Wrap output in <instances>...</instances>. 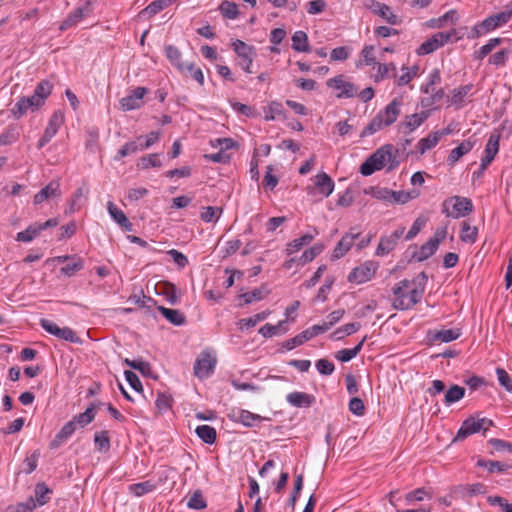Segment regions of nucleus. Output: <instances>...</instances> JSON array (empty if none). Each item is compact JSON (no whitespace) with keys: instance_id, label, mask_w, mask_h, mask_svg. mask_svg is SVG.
Wrapping results in <instances>:
<instances>
[{"instance_id":"nucleus-23","label":"nucleus","mask_w":512,"mask_h":512,"mask_svg":"<svg viewBox=\"0 0 512 512\" xmlns=\"http://www.w3.org/2000/svg\"><path fill=\"white\" fill-rule=\"evenodd\" d=\"M59 196H61L60 183L58 180H53L34 196L33 202L39 205L49 198Z\"/></svg>"},{"instance_id":"nucleus-49","label":"nucleus","mask_w":512,"mask_h":512,"mask_svg":"<svg viewBox=\"0 0 512 512\" xmlns=\"http://www.w3.org/2000/svg\"><path fill=\"white\" fill-rule=\"evenodd\" d=\"M502 41V38L499 37L489 39L485 45H483L478 51L474 53V58L477 60H483L497 46H499Z\"/></svg>"},{"instance_id":"nucleus-55","label":"nucleus","mask_w":512,"mask_h":512,"mask_svg":"<svg viewBox=\"0 0 512 512\" xmlns=\"http://www.w3.org/2000/svg\"><path fill=\"white\" fill-rule=\"evenodd\" d=\"M361 325L358 322L348 323L337 328L331 337L336 340L342 339L345 335H352L360 329Z\"/></svg>"},{"instance_id":"nucleus-52","label":"nucleus","mask_w":512,"mask_h":512,"mask_svg":"<svg viewBox=\"0 0 512 512\" xmlns=\"http://www.w3.org/2000/svg\"><path fill=\"white\" fill-rule=\"evenodd\" d=\"M460 335H461V330L458 328L442 329V330L436 332V334L434 335V340L443 342V343H448V342L458 339L460 337Z\"/></svg>"},{"instance_id":"nucleus-20","label":"nucleus","mask_w":512,"mask_h":512,"mask_svg":"<svg viewBox=\"0 0 512 512\" xmlns=\"http://www.w3.org/2000/svg\"><path fill=\"white\" fill-rule=\"evenodd\" d=\"M499 140L500 134L498 132H493L490 134L489 139L487 141L485 147V156L481 160V170L484 171L493 161L494 157L499 151Z\"/></svg>"},{"instance_id":"nucleus-3","label":"nucleus","mask_w":512,"mask_h":512,"mask_svg":"<svg viewBox=\"0 0 512 512\" xmlns=\"http://www.w3.org/2000/svg\"><path fill=\"white\" fill-rule=\"evenodd\" d=\"M402 105L401 98H394L383 110L370 121L363 129L360 136L366 137L376 133L383 127L392 125L400 115V107Z\"/></svg>"},{"instance_id":"nucleus-40","label":"nucleus","mask_w":512,"mask_h":512,"mask_svg":"<svg viewBox=\"0 0 512 512\" xmlns=\"http://www.w3.org/2000/svg\"><path fill=\"white\" fill-rule=\"evenodd\" d=\"M95 409L96 405L91 404L83 413L74 416L71 421L74 422L75 427H77V425L85 427L90 424L96 416Z\"/></svg>"},{"instance_id":"nucleus-8","label":"nucleus","mask_w":512,"mask_h":512,"mask_svg":"<svg viewBox=\"0 0 512 512\" xmlns=\"http://www.w3.org/2000/svg\"><path fill=\"white\" fill-rule=\"evenodd\" d=\"M40 326L49 334L57 337L58 339L80 344L82 340L77 336L76 332L69 327H59L55 322L48 319H41Z\"/></svg>"},{"instance_id":"nucleus-5","label":"nucleus","mask_w":512,"mask_h":512,"mask_svg":"<svg viewBox=\"0 0 512 512\" xmlns=\"http://www.w3.org/2000/svg\"><path fill=\"white\" fill-rule=\"evenodd\" d=\"M491 426H493V421L490 419H475L470 417L462 423L453 441L464 440L468 436L480 431L486 432Z\"/></svg>"},{"instance_id":"nucleus-37","label":"nucleus","mask_w":512,"mask_h":512,"mask_svg":"<svg viewBox=\"0 0 512 512\" xmlns=\"http://www.w3.org/2000/svg\"><path fill=\"white\" fill-rule=\"evenodd\" d=\"M157 485L151 480L134 483L128 486V492L133 494L135 497H141L148 493L153 492Z\"/></svg>"},{"instance_id":"nucleus-41","label":"nucleus","mask_w":512,"mask_h":512,"mask_svg":"<svg viewBox=\"0 0 512 512\" xmlns=\"http://www.w3.org/2000/svg\"><path fill=\"white\" fill-rule=\"evenodd\" d=\"M89 194V188L86 183H83L82 186L76 189V191L73 193L71 200H70V207L69 210L66 211V213H74L80 208V200L81 198H87Z\"/></svg>"},{"instance_id":"nucleus-47","label":"nucleus","mask_w":512,"mask_h":512,"mask_svg":"<svg viewBox=\"0 0 512 512\" xmlns=\"http://www.w3.org/2000/svg\"><path fill=\"white\" fill-rule=\"evenodd\" d=\"M35 504L37 506H43L50 500L52 494L51 489L45 483H38L35 486Z\"/></svg>"},{"instance_id":"nucleus-32","label":"nucleus","mask_w":512,"mask_h":512,"mask_svg":"<svg viewBox=\"0 0 512 512\" xmlns=\"http://www.w3.org/2000/svg\"><path fill=\"white\" fill-rule=\"evenodd\" d=\"M315 185L319 190V193L325 197H328L334 190V182L332 178L324 172L316 175Z\"/></svg>"},{"instance_id":"nucleus-6","label":"nucleus","mask_w":512,"mask_h":512,"mask_svg":"<svg viewBox=\"0 0 512 512\" xmlns=\"http://www.w3.org/2000/svg\"><path fill=\"white\" fill-rule=\"evenodd\" d=\"M216 355L210 350L202 351L194 363V375L199 379L208 378L215 370Z\"/></svg>"},{"instance_id":"nucleus-62","label":"nucleus","mask_w":512,"mask_h":512,"mask_svg":"<svg viewBox=\"0 0 512 512\" xmlns=\"http://www.w3.org/2000/svg\"><path fill=\"white\" fill-rule=\"evenodd\" d=\"M511 51L507 48L501 49L494 53L489 59L488 64L498 66H504L509 59Z\"/></svg>"},{"instance_id":"nucleus-15","label":"nucleus","mask_w":512,"mask_h":512,"mask_svg":"<svg viewBox=\"0 0 512 512\" xmlns=\"http://www.w3.org/2000/svg\"><path fill=\"white\" fill-rule=\"evenodd\" d=\"M92 11V0H85L83 5L77 7L73 12L68 14L66 19L61 23L59 29L64 31L77 25L85 16L90 15Z\"/></svg>"},{"instance_id":"nucleus-48","label":"nucleus","mask_w":512,"mask_h":512,"mask_svg":"<svg viewBox=\"0 0 512 512\" xmlns=\"http://www.w3.org/2000/svg\"><path fill=\"white\" fill-rule=\"evenodd\" d=\"M478 236V228L476 226H471L468 222L464 221L462 223L460 239L465 243H475Z\"/></svg>"},{"instance_id":"nucleus-25","label":"nucleus","mask_w":512,"mask_h":512,"mask_svg":"<svg viewBox=\"0 0 512 512\" xmlns=\"http://www.w3.org/2000/svg\"><path fill=\"white\" fill-rule=\"evenodd\" d=\"M107 210L111 218L125 231L130 232L133 230V224L129 221L124 212L120 210L112 201L107 203Z\"/></svg>"},{"instance_id":"nucleus-1","label":"nucleus","mask_w":512,"mask_h":512,"mask_svg":"<svg viewBox=\"0 0 512 512\" xmlns=\"http://www.w3.org/2000/svg\"><path fill=\"white\" fill-rule=\"evenodd\" d=\"M398 149L391 144H386L377 149L360 166V173L363 176H370L383 168L391 171L398 167Z\"/></svg>"},{"instance_id":"nucleus-34","label":"nucleus","mask_w":512,"mask_h":512,"mask_svg":"<svg viewBox=\"0 0 512 512\" xmlns=\"http://www.w3.org/2000/svg\"><path fill=\"white\" fill-rule=\"evenodd\" d=\"M288 331L286 327V320L279 321L276 325L265 324L259 329V333L264 338H271L276 335L285 334Z\"/></svg>"},{"instance_id":"nucleus-26","label":"nucleus","mask_w":512,"mask_h":512,"mask_svg":"<svg viewBox=\"0 0 512 512\" xmlns=\"http://www.w3.org/2000/svg\"><path fill=\"white\" fill-rule=\"evenodd\" d=\"M318 234V230L316 228H313L312 233H306L301 237L289 242L286 246L287 255H292L301 250L303 246L310 244Z\"/></svg>"},{"instance_id":"nucleus-63","label":"nucleus","mask_w":512,"mask_h":512,"mask_svg":"<svg viewBox=\"0 0 512 512\" xmlns=\"http://www.w3.org/2000/svg\"><path fill=\"white\" fill-rule=\"evenodd\" d=\"M219 10L225 18L236 19L238 17V6L234 2L223 1L219 6Z\"/></svg>"},{"instance_id":"nucleus-45","label":"nucleus","mask_w":512,"mask_h":512,"mask_svg":"<svg viewBox=\"0 0 512 512\" xmlns=\"http://www.w3.org/2000/svg\"><path fill=\"white\" fill-rule=\"evenodd\" d=\"M197 436L206 444H213L216 441L217 433L214 427L200 425L195 430Z\"/></svg>"},{"instance_id":"nucleus-9","label":"nucleus","mask_w":512,"mask_h":512,"mask_svg":"<svg viewBox=\"0 0 512 512\" xmlns=\"http://www.w3.org/2000/svg\"><path fill=\"white\" fill-rule=\"evenodd\" d=\"M454 35V29L449 32H437L424 41L416 50V53L421 56L430 54L448 43Z\"/></svg>"},{"instance_id":"nucleus-60","label":"nucleus","mask_w":512,"mask_h":512,"mask_svg":"<svg viewBox=\"0 0 512 512\" xmlns=\"http://www.w3.org/2000/svg\"><path fill=\"white\" fill-rule=\"evenodd\" d=\"M345 314L344 309H338L333 312H331L327 317L326 320L319 324L321 328H323V333L328 331L332 326H334L336 323H338L342 317Z\"/></svg>"},{"instance_id":"nucleus-28","label":"nucleus","mask_w":512,"mask_h":512,"mask_svg":"<svg viewBox=\"0 0 512 512\" xmlns=\"http://www.w3.org/2000/svg\"><path fill=\"white\" fill-rule=\"evenodd\" d=\"M76 427L74 422L68 421L61 430L55 435L54 439L50 442V448L56 449L66 442L75 432Z\"/></svg>"},{"instance_id":"nucleus-53","label":"nucleus","mask_w":512,"mask_h":512,"mask_svg":"<svg viewBox=\"0 0 512 512\" xmlns=\"http://www.w3.org/2000/svg\"><path fill=\"white\" fill-rule=\"evenodd\" d=\"M84 267V261L78 256H72L71 262L67 263L61 268V273L65 276L71 277L76 272L80 271Z\"/></svg>"},{"instance_id":"nucleus-39","label":"nucleus","mask_w":512,"mask_h":512,"mask_svg":"<svg viewBox=\"0 0 512 512\" xmlns=\"http://www.w3.org/2000/svg\"><path fill=\"white\" fill-rule=\"evenodd\" d=\"M53 89V84L47 80H43L36 86L33 97L39 101L40 105H44L46 99L49 97Z\"/></svg>"},{"instance_id":"nucleus-21","label":"nucleus","mask_w":512,"mask_h":512,"mask_svg":"<svg viewBox=\"0 0 512 512\" xmlns=\"http://www.w3.org/2000/svg\"><path fill=\"white\" fill-rule=\"evenodd\" d=\"M359 235V231H355L354 228H351L350 231L346 233L337 243L336 247L333 250L332 257L334 259H339L343 257L350 250L354 241L359 237Z\"/></svg>"},{"instance_id":"nucleus-16","label":"nucleus","mask_w":512,"mask_h":512,"mask_svg":"<svg viewBox=\"0 0 512 512\" xmlns=\"http://www.w3.org/2000/svg\"><path fill=\"white\" fill-rule=\"evenodd\" d=\"M146 93L147 89L145 87H137L131 90L125 97L120 99V108L123 111L141 108L143 105V97Z\"/></svg>"},{"instance_id":"nucleus-54","label":"nucleus","mask_w":512,"mask_h":512,"mask_svg":"<svg viewBox=\"0 0 512 512\" xmlns=\"http://www.w3.org/2000/svg\"><path fill=\"white\" fill-rule=\"evenodd\" d=\"M270 310H265L260 313H257L249 318H244L239 321L240 328H252L256 326L260 321L265 320L270 315Z\"/></svg>"},{"instance_id":"nucleus-59","label":"nucleus","mask_w":512,"mask_h":512,"mask_svg":"<svg viewBox=\"0 0 512 512\" xmlns=\"http://www.w3.org/2000/svg\"><path fill=\"white\" fill-rule=\"evenodd\" d=\"M264 112V119L266 121H272L276 117L281 116L284 113L282 104L277 101L270 102L267 108H265Z\"/></svg>"},{"instance_id":"nucleus-18","label":"nucleus","mask_w":512,"mask_h":512,"mask_svg":"<svg viewBox=\"0 0 512 512\" xmlns=\"http://www.w3.org/2000/svg\"><path fill=\"white\" fill-rule=\"evenodd\" d=\"M321 333H323V328H321L320 325H317V324L313 325V326L309 327L308 329L302 331L300 334L296 335L295 337L286 340L284 342L283 346L287 350H292Z\"/></svg>"},{"instance_id":"nucleus-24","label":"nucleus","mask_w":512,"mask_h":512,"mask_svg":"<svg viewBox=\"0 0 512 512\" xmlns=\"http://www.w3.org/2000/svg\"><path fill=\"white\" fill-rule=\"evenodd\" d=\"M287 402L297 408H307L312 406L316 399L313 395L305 392H291L286 396Z\"/></svg>"},{"instance_id":"nucleus-43","label":"nucleus","mask_w":512,"mask_h":512,"mask_svg":"<svg viewBox=\"0 0 512 512\" xmlns=\"http://www.w3.org/2000/svg\"><path fill=\"white\" fill-rule=\"evenodd\" d=\"M465 388L459 385H452L445 393L444 403L446 406L458 402L465 396Z\"/></svg>"},{"instance_id":"nucleus-14","label":"nucleus","mask_w":512,"mask_h":512,"mask_svg":"<svg viewBox=\"0 0 512 512\" xmlns=\"http://www.w3.org/2000/svg\"><path fill=\"white\" fill-rule=\"evenodd\" d=\"M233 50L241 59L239 62L240 67L247 73H252L251 66L255 56V48L246 44L241 40H236L232 43Z\"/></svg>"},{"instance_id":"nucleus-38","label":"nucleus","mask_w":512,"mask_h":512,"mask_svg":"<svg viewBox=\"0 0 512 512\" xmlns=\"http://www.w3.org/2000/svg\"><path fill=\"white\" fill-rule=\"evenodd\" d=\"M324 250L322 243H316L309 249L305 250L300 257L297 258V264L304 266L307 263L313 261L319 254Z\"/></svg>"},{"instance_id":"nucleus-42","label":"nucleus","mask_w":512,"mask_h":512,"mask_svg":"<svg viewBox=\"0 0 512 512\" xmlns=\"http://www.w3.org/2000/svg\"><path fill=\"white\" fill-rule=\"evenodd\" d=\"M292 48L297 52H309L308 36L304 31H296L292 36Z\"/></svg>"},{"instance_id":"nucleus-64","label":"nucleus","mask_w":512,"mask_h":512,"mask_svg":"<svg viewBox=\"0 0 512 512\" xmlns=\"http://www.w3.org/2000/svg\"><path fill=\"white\" fill-rule=\"evenodd\" d=\"M206 501L201 493V491H195L189 498L187 502V507L190 509L201 510L206 508Z\"/></svg>"},{"instance_id":"nucleus-4","label":"nucleus","mask_w":512,"mask_h":512,"mask_svg":"<svg viewBox=\"0 0 512 512\" xmlns=\"http://www.w3.org/2000/svg\"><path fill=\"white\" fill-rule=\"evenodd\" d=\"M473 210L472 201L466 197L452 196L443 201L441 211L454 219L465 217Z\"/></svg>"},{"instance_id":"nucleus-10","label":"nucleus","mask_w":512,"mask_h":512,"mask_svg":"<svg viewBox=\"0 0 512 512\" xmlns=\"http://www.w3.org/2000/svg\"><path fill=\"white\" fill-rule=\"evenodd\" d=\"M378 268L377 262L365 261L350 272L348 281L350 283L363 284L375 276Z\"/></svg>"},{"instance_id":"nucleus-13","label":"nucleus","mask_w":512,"mask_h":512,"mask_svg":"<svg viewBox=\"0 0 512 512\" xmlns=\"http://www.w3.org/2000/svg\"><path fill=\"white\" fill-rule=\"evenodd\" d=\"M65 116L63 111L56 110L49 119L47 127L44 130L42 137L37 143L39 149L43 148L51 139L57 134L60 127L64 124Z\"/></svg>"},{"instance_id":"nucleus-57","label":"nucleus","mask_w":512,"mask_h":512,"mask_svg":"<svg viewBox=\"0 0 512 512\" xmlns=\"http://www.w3.org/2000/svg\"><path fill=\"white\" fill-rule=\"evenodd\" d=\"M439 142V135H436L435 132L429 134L427 137L419 140L417 144V149L420 154H424L426 151L430 150Z\"/></svg>"},{"instance_id":"nucleus-12","label":"nucleus","mask_w":512,"mask_h":512,"mask_svg":"<svg viewBox=\"0 0 512 512\" xmlns=\"http://www.w3.org/2000/svg\"><path fill=\"white\" fill-rule=\"evenodd\" d=\"M511 17L512 11H502L485 18L482 22L473 28L475 36H479L482 33L479 29H482L484 32L492 31L506 24L511 19Z\"/></svg>"},{"instance_id":"nucleus-30","label":"nucleus","mask_w":512,"mask_h":512,"mask_svg":"<svg viewBox=\"0 0 512 512\" xmlns=\"http://www.w3.org/2000/svg\"><path fill=\"white\" fill-rule=\"evenodd\" d=\"M157 310L167 321H169L173 325L181 326L186 322L185 315L179 310L166 308L164 306H158Z\"/></svg>"},{"instance_id":"nucleus-7","label":"nucleus","mask_w":512,"mask_h":512,"mask_svg":"<svg viewBox=\"0 0 512 512\" xmlns=\"http://www.w3.org/2000/svg\"><path fill=\"white\" fill-rule=\"evenodd\" d=\"M447 233V226L438 228L434 235L420 247L418 253L415 255L417 260L421 262L435 254L439 244L446 238Z\"/></svg>"},{"instance_id":"nucleus-35","label":"nucleus","mask_w":512,"mask_h":512,"mask_svg":"<svg viewBox=\"0 0 512 512\" xmlns=\"http://www.w3.org/2000/svg\"><path fill=\"white\" fill-rule=\"evenodd\" d=\"M428 117H429L428 111H421L420 113H414L412 115L405 117V120L402 122V126H404L409 132H412L415 129H417L419 126H421Z\"/></svg>"},{"instance_id":"nucleus-19","label":"nucleus","mask_w":512,"mask_h":512,"mask_svg":"<svg viewBox=\"0 0 512 512\" xmlns=\"http://www.w3.org/2000/svg\"><path fill=\"white\" fill-rule=\"evenodd\" d=\"M42 105L39 104L32 95L29 97H21L11 109V113L15 119H20L28 111H37Z\"/></svg>"},{"instance_id":"nucleus-46","label":"nucleus","mask_w":512,"mask_h":512,"mask_svg":"<svg viewBox=\"0 0 512 512\" xmlns=\"http://www.w3.org/2000/svg\"><path fill=\"white\" fill-rule=\"evenodd\" d=\"M365 340L366 336L354 348L339 350L336 352L335 358L341 362L350 361L360 353Z\"/></svg>"},{"instance_id":"nucleus-51","label":"nucleus","mask_w":512,"mask_h":512,"mask_svg":"<svg viewBox=\"0 0 512 512\" xmlns=\"http://www.w3.org/2000/svg\"><path fill=\"white\" fill-rule=\"evenodd\" d=\"M502 41V38L499 37L489 39L485 45H483L478 51L474 53V58L477 60H483L497 46H499Z\"/></svg>"},{"instance_id":"nucleus-27","label":"nucleus","mask_w":512,"mask_h":512,"mask_svg":"<svg viewBox=\"0 0 512 512\" xmlns=\"http://www.w3.org/2000/svg\"><path fill=\"white\" fill-rule=\"evenodd\" d=\"M233 419L235 422H239L246 427H253L265 418L248 410L241 409L233 414Z\"/></svg>"},{"instance_id":"nucleus-2","label":"nucleus","mask_w":512,"mask_h":512,"mask_svg":"<svg viewBox=\"0 0 512 512\" xmlns=\"http://www.w3.org/2000/svg\"><path fill=\"white\" fill-rule=\"evenodd\" d=\"M424 286L417 285L415 280H401L392 288L394 299L392 306L396 310H409L421 301Z\"/></svg>"},{"instance_id":"nucleus-44","label":"nucleus","mask_w":512,"mask_h":512,"mask_svg":"<svg viewBox=\"0 0 512 512\" xmlns=\"http://www.w3.org/2000/svg\"><path fill=\"white\" fill-rule=\"evenodd\" d=\"M455 492L460 493L462 496H474L486 493V486L482 483L460 485L455 488Z\"/></svg>"},{"instance_id":"nucleus-36","label":"nucleus","mask_w":512,"mask_h":512,"mask_svg":"<svg viewBox=\"0 0 512 512\" xmlns=\"http://www.w3.org/2000/svg\"><path fill=\"white\" fill-rule=\"evenodd\" d=\"M174 1L175 0H154L139 13V16L148 18L153 17L171 5Z\"/></svg>"},{"instance_id":"nucleus-11","label":"nucleus","mask_w":512,"mask_h":512,"mask_svg":"<svg viewBox=\"0 0 512 512\" xmlns=\"http://www.w3.org/2000/svg\"><path fill=\"white\" fill-rule=\"evenodd\" d=\"M326 85L337 91V98H352L358 94V87L348 81L344 75L328 79Z\"/></svg>"},{"instance_id":"nucleus-61","label":"nucleus","mask_w":512,"mask_h":512,"mask_svg":"<svg viewBox=\"0 0 512 512\" xmlns=\"http://www.w3.org/2000/svg\"><path fill=\"white\" fill-rule=\"evenodd\" d=\"M472 89V85H464L451 92L450 101L452 104L460 106L464 98L469 94Z\"/></svg>"},{"instance_id":"nucleus-29","label":"nucleus","mask_w":512,"mask_h":512,"mask_svg":"<svg viewBox=\"0 0 512 512\" xmlns=\"http://www.w3.org/2000/svg\"><path fill=\"white\" fill-rule=\"evenodd\" d=\"M144 139V136L137 137L136 140L127 142L124 144L117 152V155L115 156V160H120L124 157H127L129 155H132L134 153H137L138 151H142V140Z\"/></svg>"},{"instance_id":"nucleus-58","label":"nucleus","mask_w":512,"mask_h":512,"mask_svg":"<svg viewBox=\"0 0 512 512\" xmlns=\"http://www.w3.org/2000/svg\"><path fill=\"white\" fill-rule=\"evenodd\" d=\"M94 443L98 451L107 452L110 449V438L107 431L96 432Z\"/></svg>"},{"instance_id":"nucleus-50","label":"nucleus","mask_w":512,"mask_h":512,"mask_svg":"<svg viewBox=\"0 0 512 512\" xmlns=\"http://www.w3.org/2000/svg\"><path fill=\"white\" fill-rule=\"evenodd\" d=\"M502 41V38L499 37L489 39L485 45H483L478 51L474 53V58L477 60H483L497 46H499Z\"/></svg>"},{"instance_id":"nucleus-33","label":"nucleus","mask_w":512,"mask_h":512,"mask_svg":"<svg viewBox=\"0 0 512 512\" xmlns=\"http://www.w3.org/2000/svg\"><path fill=\"white\" fill-rule=\"evenodd\" d=\"M474 141L470 139L463 141L456 148L452 149L448 156V163L455 164L462 156L470 152L474 146Z\"/></svg>"},{"instance_id":"nucleus-56","label":"nucleus","mask_w":512,"mask_h":512,"mask_svg":"<svg viewBox=\"0 0 512 512\" xmlns=\"http://www.w3.org/2000/svg\"><path fill=\"white\" fill-rule=\"evenodd\" d=\"M38 223H34L28 226L25 230L17 233L16 240L20 242H30L37 237L41 230L38 229Z\"/></svg>"},{"instance_id":"nucleus-17","label":"nucleus","mask_w":512,"mask_h":512,"mask_svg":"<svg viewBox=\"0 0 512 512\" xmlns=\"http://www.w3.org/2000/svg\"><path fill=\"white\" fill-rule=\"evenodd\" d=\"M404 231L405 227H399L390 235L381 237L376 249V255L384 256L390 253L396 247L399 239L404 234Z\"/></svg>"},{"instance_id":"nucleus-31","label":"nucleus","mask_w":512,"mask_h":512,"mask_svg":"<svg viewBox=\"0 0 512 512\" xmlns=\"http://www.w3.org/2000/svg\"><path fill=\"white\" fill-rule=\"evenodd\" d=\"M165 55L170 61V63L181 73L185 72V65L187 63H184L181 61L182 53L180 50L173 46V45H166L165 46Z\"/></svg>"},{"instance_id":"nucleus-22","label":"nucleus","mask_w":512,"mask_h":512,"mask_svg":"<svg viewBox=\"0 0 512 512\" xmlns=\"http://www.w3.org/2000/svg\"><path fill=\"white\" fill-rule=\"evenodd\" d=\"M369 8L374 14L379 15L391 25H397L401 22L399 17L393 13L391 8L384 3L371 0V5Z\"/></svg>"}]
</instances>
